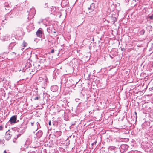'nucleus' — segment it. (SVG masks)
<instances>
[{
	"label": "nucleus",
	"instance_id": "25",
	"mask_svg": "<svg viewBox=\"0 0 153 153\" xmlns=\"http://www.w3.org/2000/svg\"><path fill=\"white\" fill-rule=\"evenodd\" d=\"M20 135H21V134H18V137H19V136H20Z\"/></svg>",
	"mask_w": 153,
	"mask_h": 153
},
{
	"label": "nucleus",
	"instance_id": "6",
	"mask_svg": "<svg viewBox=\"0 0 153 153\" xmlns=\"http://www.w3.org/2000/svg\"><path fill=\"white\" fill-rule=\"evenodd\" d=\"M16 42H11L9 45V46L8 47V48L9 49H12L16 45Z\"/></svg>",
	"mask_w": 153,
	"mask_h": 153
},
{
	"label": "nucleus",
	"instance_id": "20",
	"mask_svg": "<svg viewBox=\"0 0 153 153\" xmlns=\"http://www.w3.org/2000/svg\"><path fill=\"white\" fill-rule=\"evenodd\" d=\"M3 127L1 126H0V130H2Z\"/></svg>",
	"mask_w": 153,
	"mask_h": 153
},
{
	"label": "nucleus",
	"instance_id": "33",
	"mask_svg": "<svg viewBox=\"0 0 153 153\" xmlns=\"http://www.w3.org/2000/svg\"><path fill=\"white\" fill-rule=\"evenodd\" d=\"M92 5H94V4L93 3H92Z\"/></svg>",
	"mask_w": 153,
	"mask_h": 153
},
{
	"label": "nucleus",
	"instance_id": "13",
	"mask_svg": "<svg viewBox=\"0 0 153 153\" xmlns=\"http://www.w3.org/2000/svg\"><path fill=\"white\" fill-rule=\"evenodd\" d=\"M4 140H0V143L1 145H3L4 144Z\"/></svg>",
	"mask_w": 153,
	"mask_h": 153
},
{
	"label": "nucleus",
	"instance_id": "17",
	"mask_svg": "<svg viewBox=\"0 0 153 153\" xmlns=\"http://www.w3.org/2000/svg\"><path fill=\"white\" fill-rule=\"evenodd\" d=\"M91 7V6H90L89 7H88V9L90 10L91 9V11H93L94 9L93 8Z\"/></svg>",
	"mask_w": 153,
	"mask_h": 153
},
{
	"label": "nucleus",
	"instance_id": "15",
	"mask_svg": "<svg viewBox=\"0 0 153 153\" xmlns=\"http://www.w3.org/2000/svg\"><path fill=\"white\" fill-rule=\"evenodd\" d=\"M149 18L151 20H152L153 19V14H152V15L150 16H149Z\"/></svg>",
	"mask_w": 153,
	"mask_h": 153
},
{
	"label": "nucleus",
	"instance_id": "28",
	"mask_svg": "<svg viewBox=\"0 0 153 153\" xmlns=\"http://www.w3.org/2000/svg\"><path fill=\"white\" fill-rule=\"evenodd\" d=\"M47 3H46L45 4V7H46V6L47 5Z\"/></svg>",
	"mask_w": 153,
	"mask_h": 153
},
{
	"label": "nucleus",
	"instance_id": "7",
	"mask_svg": "<svg viewBox=\"0 0 153 153\" xmlns=\"http://www.w3.org/2000/svg\"><path fill=\"white\" fill-rule=\"evenodd\" d=\"M42 135V131L39 130L36 134V136L37 138H40Z\"/></svg>",
	"mask_w": 153,
	"mask_h": 153
},
{
	"label": "nucleus",
	"instance_id": "19",
	"mask_svg": "<svg viewBox=\"0 0 153 153\" xmlns=\"http://www.w3.org/2000/svg\"><path fill=\"white\" fill-rule=\"evenodd\" d=\"M54 52V49H52L51 50V52H50V53H53Z\"/></svg>",
	"mask_w": 153,
	"mask_h": 153
},
{
	"label": "nucleus",
	"instance_id": "18",
	"mask_svg": "<svg viewBox=\"0 0 153 153\" xmlns=\"http://www.w3.org/2000/svg\"><path fill=\"white\" fill-rule=\"evenodd\" d=\"M100 153H105V151L102 150L100 151Z\"/></svg>",
	"mask_w": 153,
	"mask_h": 153
},
{
	"label": "nucleus",
	"instance_id": "14",
	"mask_svg": "<svg viewBox=\"0 0 153 153\" xmlns=\"http://www.w3.org/2000/svg\"><path fill=\"white\" fill-rule=\"evenodd\" d=\"M40 98V96H37V97H36L34 98V100H39V98Z\"/></svg>",
	"mask_w": 153,
	"mask_h": 153
},
{
	"label": "nucleus",
	"instance_id": "29",
	"mask_svg": "<svg viewBox=\"0 0 153 153\" xmlns=\"http://www.w3.org/2000/svg\"><path fill=\"white\" fill-rule=\"evenodd\" d=\"M13 53H14V54H15V55H16V53L15 52H13Z\"/></svg>",
	"mask_w": 153,
	"mask_h": 153
},
{
	"label": "nucleus",
	"instance_id": "27",
	"mask_svg": "<svg viewBox=\"0 0 153 153\" xmlns=\"http://www.w3.org/2000/svg\"><path fill=\"white\" fill-rule=\"evenodd\" d=\"M42 22V21H41L40 22V21H39V24H40V22Z\"/></svg>",
	"mask_w": 153,
	"mask_h": 153
},
{
	"label": "nucleus",
	"instance_id": "30",
	"mask_svg": "<svg viewBox=\"0 0 153 153\" xmlns=\"http://www.w3.org/2000/svg\"><path fill=\"white\" fill-rule=\"evenodd\" d=\"M114 21H116V18H115V19Z\"/></svg>",
	"mask_w": 153,
	"mask_h": 153
},
{
	"label": "nucleus",
	"instance_id": "3",
	"mask_svg": "<svg viewBox=\"0 0 153 153\" xmlns=\"http://www.w3.org/2000/svg\"><path fill=\"white\" fill-rule=\"evenodd\" d=\"M56 10L55 7H52L51 8V14H53V15H55L56 13Z\"/></svg>",
	"mask_w": 153,
	"mask_h": 153
},
{
	"label": "nucleus",
	"instance_id": "1",
	"mask_svg": "<svg viewBox=\"0 0 153 153\" xmlns=\"http://www.w3.org/2000/svg\"><path fill=\"white\" fill-rule=\"evenodd\" d=\"M17 115H14L12 116L10 119L9 122L12 123H15L16 122V120H17Z\"/></svg>",
	"mask_w": 153,
	"mask_h": 153
},
{
	"label": "nucleus",
	"instance_id": "8",
	"mask_svg": "<svg viewBox=\"0 0 153 153\" xmlns=\"http://www.w3.org/2000/svg\"><path fill=\"white\" fill-rule=\"evenodd\" d=\"M51 90L53 92H55L57 90L58 87L57 86H52L51 87Z\"/></svg>",
	"mask_w": 153,
	"mask_h": 153
},
{
	"label": "nucleus",
	"instance_id": "12",
	"mask_svg": "<svg viewBox=\"0 0 153 153\" xmlns=\"http://www.w3.org/2000/svg\"><path fill=\"white\" fill-rule=\"evenodd\" d=\"M10 37V36H7V37H6V36L3 39L4 40H7Z\"/></svg>",
	"mask_w": 153,
	"mask_h": 153
},
{
	"label": "nucleus",
	"instance_id": "4",
	"mask_svg": "<svg viewBox=\"0 0 153 153\" xmlns=\"http://www.w3.org/2000/svg\"><path fill=\"white\" fill-rule=\"evenodd\" d=\"M68 1L67 0H63L62 1L61 5L62 6H67L68 4Z\"/></svg>",
	"mask_w": 153,
	"mask_h": 153
},
{
	"label": "nucleus",
	"instance_id": "24",
	"mask_svg": "<svg viewBox=\"0 0 153 153\" xmlns=\"http://www.w3.org/2000/svg\"><path fill=\"white\" fill-rule=\"evenodd\" d=\"M33 124H34V123H31V125L32 126H33Z\"/></svg>",
	"mask_w": 153,
	"mask_h": 153
},
{
	"label": "nucleus",
	"instance_id": "32",
	"mask_svg": "<svg viewBox=\"0 0 153 153\" xmlns=\"http://www.w3.org/2000/svg\"><path fill=\"white\" fill-rule=\"evenodd\" d=\"M135 114H137V113H136V112H135Z\"/></svg>",
	"mask_w": 153,
	"mask_h": 153
},
{
	"label": "nucleus",
	"instance_id": "10",
	"mask_svg": "<svg viewBox=\"0 0 153 153\" xmlns=\"http://www.w3.org/2000/svg\"><path fill=\"white\" fill-rule=\"evenodd\" d=\"M145 32V30L144 29H142L139 32V33L141 35H143L144 34Z\"/></svg>",
	"mask_w": 153,
	"mask_h": 153
},
{
	"label": "nucleus",
	"instance_id": "26",
	"mask_svg": "<svg viewBox=\"0 0 153 153\" xmlns=\"http://www.w3.org/2000/svg\"><path fill=\"white\" fill-rule=\"evenodd\" d=\"M34 10V9H31L30 10V11Z\"/></svg>",
	"mask_w": 153,
	"mask_h": 153
},
{
	"label": "nucleus",
	"instance_id": "5",
	"mask_svg": "<svg viewBox=\"0 0 153 153\" xmlns=\"http://www.w3.org/2000/svg\"><path fill=\"white\" fill-rule=\"evenodd\" d=\"M42 31L40 30H38L36 32V35L39 37H42Z\"/></svg>",
	"mask_w": 153,
	"mask_h": 153
},
{
	"label": "nucleus",
	"instance_id": "31",
	"mask_svg": "<svg viewBox=\"0 0 153 153\" xmlns=\"http://www.w3.org/2000/svg\"><path fill=\"white\" fill-rule=\"evenodd\" d=\"M37 125H38V124H39V123L38 122H37Z\"/></svg>",
	"mask_w": 153,
	"mask_h": 153
},
{
	"label": "nucleus",
	"instance_id": "11",
	"mask_svg": "<svg viewBox=\"0 0 153 153\" xmlns=\"http://www.w3.org/2000/svg\"><path fill=\"white\" fill-rule=\"evenodd\" d=\"M31 143V141L30 139H27L26 141V143L27 144H30Z\"/></svg>",
	"mask_w": 153,
	"mask_h": 153
},
{
	"label": "nucleus",
	"instance_id": "22",
	"mask_svg": "<svg viewBox=\"0 0 153 153\" xmlns=\"http://www.w3.org/2000/svg\"><path fill=\"white\" fill-rule=\"evenodd\" d=\"M49 125L50 126L51 125V123L50 121L49 122Z\"/></svg>",
	"mask_w": 153,
	"mask_h": 153
},
{
	"label": "nucleus",
	"instance_id": "23",
	"mask_svg": "<svg viewBox=\"0 0 153 153\" xmlns=\"http://www.w3.org/2000/svg\"><path fill=\"white\" fill-rule=\"evenodd\" d=\"M35 152H28V153H34Z\"/></svg>",
	"mask_w": 153,
	"mask_h": 153
},
{
	"label": "nucleus",
	"instance_id": "16",
	"mask_svg": "<svg viewBox=\"0 0 153 153\" xmlns=\"http://www.w3.org/2000/svg\"><path fill=\"white\" fill-rule=\"evenodd\" d=\"M23 45L24 47H25L27 46V43H26L25 42H23Z\"/></svg>",
	"mask_w": 153,
	"mask_h": 153
},
{
	"label": "nucleus",
	"instance_id": "2",
	"mask_svg": "<svg viewBox=\"0 0 153 153\" xmlns=\"http://www.w3.org/2000/svg\"><path fill=\"white\" fill-rule=\"evenodd\" d=\"M9 130H8V131H7L6 133L5 136V138L7 140H9L10 139L11 137V135L9 134Z\"/></svg>",
	"mask_w": 153,
	"mask_h": 153
},
{
	"label": "nucleus",
	"instance_id": "21",
	"mask_svg": "<svg viewBox=\"0 0 153 153\" xmlns=\"http://www.w3.org/2000/svg\"><path fill=\"white\" fill-rule=\"evenodd\" d=\"M125 50V49L124 48H121V51H124Z\"/></svg>",
	"mask_w": 153,
	"mask_h": 153
},
{
	"label": "nucleus",
	"instance_id": "9",
	"mask_svg": "<svg viewBox=\"0 0 153 153\" xmlns=\"http://www.w3.org/2000/svg\"><path fill=\"white\" fill-rule=\"evenodd\" d=\"M121 149L124 150H127L128 148V146L126 144H123L120 146Z\"/></svg>",
	"mask_w": 153,
	"mask_h": 153
}]
</instances>
